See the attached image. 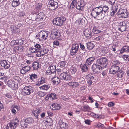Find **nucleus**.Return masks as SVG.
Returning a JSON list of instances; mask_svg holds the SVG:
<instances>
[{
  "mask_svg": "<svg viewBox=\"0 0 129 129\" xmlns=\"http://www.w3.org/2000/svg\"><path fill=\"white\" fill-rule=\"evenodd\" d=\"M101 9L99 7L94 8L91 11V16L94 18L99 20L103 18L104 17V14L101 12Z\"/></svg>",
  "mask_w": 129,
  "mask_h": 129,
  "instance_id": "f257e3e1",
  "label": "nucleus"
},
{
  "mask_svg": "<svg viewBox=\"0 0 129 129\" xmlns=\"http://www.w3.org/2000/svg\"><path fill=\"white\" fill-rule=\"evenodd\" d=\"M96 62V64L101 66L103 68H106L108 63L107 59L106 58L103 57L98 59Z\"/></svg>",
  "mask_w": 129,
  "mask_h": 129,
  "instance_id": "f03ea898",
  "label": "nucleus"
},
{
  "mask_svg": "<svg viewBox=\"0 0 129 129\" xmlns=\"http://www.w3.org/2000/svg\"><path fill=\"white\" fill-rule=\"evenodd\" d=\"M66 20V18L64 17L61 16L54 19L53 21V23L56 25L61 26Z\"/></svg>",
  "mask_w": 129,
  "mask_h": 129,
  "instance_id": "7ed1b4c3",
  "label": "nucleus"
},
{
  "mask_svg": "<svg viewBox=\"0 0 129 129\" xmlns=\"http://www.w3.org/2000/svg\"><path fill=\"white\" fill-rule=\"evenodd\" d=\"M119 18H126L128 17V13L126 9H120L116 13Z\"/></svg>",
  "mask_w": 129,
  "mask_h": 129,
  "instance_id": "20e7f679",
  "label": "nucleus"
},
{
  "mask_svg": "<svg viewBox=\"0 0 129 129\" xmlns=\"http://www.w3.org/2000/svg\"><path fill=\"white\" fill-rule=\"evenodd\" d=\"M58 7V3L57 2L54 1L53 0H50L49 1L48 7V9L50 10H54Z\"/></svg>",
  "mask_w": 129,
  "mask_h": 129,
  "instance_id": "39448f33",
  "label": "nucleus"
},
{
  "mask_svg": "<svg viewBox=\"0 0 129 129\" xmlns=\"http://www.w3.org/2000/svg\"><path fill=\"white\" fill-rule=\"evenodd\" d=\"M60 36L59 31L57 29H55L51 31L50 36L51 39L54 40L56 38L59 37Z\"/></svg>",
  "mask_w": 129,
  "mask_h": 129,
  "instance_id": "423d86ee",
  "label": "nucleus"
},
{
  "mask_svg": "<svg viewBox=\"0 0 129 129\" xmlns=\"http://www.w3.org/2000/svg\"><path fill=\"white\" fill-rule=\"evenodd\" d=\"M15 122H11L8 123L6 127L7 129H15L17 126L19 120L17 118H16L15 120Z\"/></svg>",
  "mask_w": 129,
  "mask_h": 129,
  "instance_id": "0eeeda50",
  "label": "nucleus"
},
{
  "mask_svg": "<svg viewBox=\"0 0 129 129\" xmlns=\"http://www.w3.org/2000/svg\"><path fill=\"white\" fill-rule=\"evenodd\" d=\"M60 78L64 80L70 81L72 79L71 76L66 72L61 73L60 74Z\"/></svg>",
  "mask_w": 129,
  "mask_h": 129,
  "instance_id": "6e6552de",
  "label": "nucleus"
},
{
  "mask_svg": "<svg viewBox=\"0 0 129 129\" xmlns=\"http://www.w3.org/2000/svg\"><path fill=\"white\" fill-rule=\"evenodd\" d=\"M79 48V45L78 44H73L70 51L71 55L72 56L75 55L77 52Z\"/></svg>",
  "mask_w": 129,
  "mask_h": 129,
  "instance_id": "1a4fd4ad",
  "label": "nucleus"
},
{
  "mask_svg": "<svg viewBox=\"0 0 129 129\" xmlns=\"http://www.w3.org/2000/svg\"><path fill=\"white\" fill-rule=\"evenodd\" d=\"M102 68H103L101 67V66L97 64H94L92 65V69L94 73H98L100 72Z\"/></svg>",
  "mask_w": 129,
  "mask_h": 129,
  "instance_id": "9d476101",
  "label": "nucleus"
},
{
  "mask_svg": "<svg viewBox=\"0 0 129 129\" xmlns=\"http://www.w3.org/2000/svg\"><path fill=\"white\" fill-rule=\"evenodd\" d=\"M48 32L47 31H42L39 33L40 39L41 40H45L47 39Z\"/></svg>",
  "mask_w": 129,
  "mask_h": 129,
  "instance_id": "9b49d317",
  "label": "nucleus"
},
{
  "mask_svg": "<svg viewBox=\"0 0 129 129\" xmlns=\"http://www.w3.org/2000/svg\"><path fill=\"white\" fill-rule=\"evenodd\" d=\"M120 68L118 66H112L109 70L110 74H115L118 71Z\"/></svg>",
  "mask_w": 129,
  "mask_h": 129,
  "instance_id": "f8f14e48",
  "label": "nucleus"
},
{
  "mask_svg": "<svg viewBox=\"0 0 129 129\" xmlns=\"http://www.w3.org/2000/svg\"><path fill=\"white\" fill-rule=\"evenodd\" d=\"M118 29L121 31L125 30L126 28V24L124 21L120 22L119 24L118 27Z\"/></svg>",
  "mask_w": 129,
  "mask_h": 129,
  "instance_id": "ddd939ff",
  "label": "nucleus"
},
{
  "mask_svg": "<svg viewBox=\"0 0 129 129\" xmlns=\"http://www.w3.org/2000/svg\"><path fill=\"white\" fill-rule=\"evenodd\" d=\"M85 4V3L83 1H80L77 4L76 8L77 9L82 11L83 9V7Z\"/></svg>",
  "mask_w": 129,
  "mask_h": 129,
  "instance_id": "4468645a",
  "label": "nucleus"
},
{
  "mask_svg": "<svg viewBox=\"0 0 129 129\" xmlns=\"http://www.w3.org/2000/svg\"><path fill=\"white\" fill-rule=\"evenodd\" d=\"M83 34H84L86 38L89 39L92 37V33L90 29H86L83 31Z\"/></svg>",
  "mask_w": 129,
  "mask_h": 129,
  "instance_id": "2eb2a0df",
  "label": "nucleus"
},
{
  "mask_svg": "<svg viewBox=\"0 0 129 129\" xmlns=\"http://www.w3.org/2000/svg\"><path fill=\"white\" fill-rule=\"evenodd\" d=\"M49 50L47 48H43L40 50L38 52L40 53L38 54V53L36 54V55L38 57H40L43 56L45 54H47Z\"/></svg>",
  "mask_w": 129,
  "mask_h": 129,
  "instance_id": "dca6fc26",
  "label": "nucleus"
},
{
  "mask_svg": "<svg viewBox=\"0 0 129 129\" xmlns=\"http://www.w3.org/2000/svg\"><path fill=\"white\" fill-rule=\"evenodd\" d=\"M44 14L42 12H40L36 16V20L37 21H42L44 18Z\"/></svg>",
  "mask_w": 129,
  "mask_h": 129,
  "instance_id": "f3484780",
  "label": "nucleus"
},
{
  "mask_svg": "<svg viewBox=\"0 0 129 129\" xmlns=\"http://www.w3.org/2000/svg\"><path fill=\"white\" fill-rule=\"evenodd\" d=\"M59 123L60 127V129H67L68 128L67 124L63 122L62 120H60Z\"/></svg>",
  "mask_w": 129,
  "mask_h": 129,
  "instance_id": "a211bd4d",
  "label": "nucleus"
},
{
  "mask_svg": "<svg viewBox=\"0 0 129 129\" xmlns=\"http://www.w3.org/2000/svg\"><path fill=\"white\" fill-rule=\"evenodd\" d=\"M30 67L29 66H26L22 68L20 71V73L22 74H25L30 69Z\"/></svg>",
  "mask_w": 129,
  "mask_h": 129,
  "instance_id": "6ab92c4d",
  "label": "nucleus"
},
{
  "mask_svg": "<svg viewBox=\"0 0 129 129\" xmlns=\"http://www.w3.org/2000/svg\"><path fill=\"white\" fill-rule=\"evenodd\" d=\"M42 107H40L35 110H33V114L36 117V118L37 119L38 118V116L39 114L42 111Z\"/></svg>",
  "mask_w": 129,
  "mask_h": 129,
  "instance_id": "aec40b11",
  "label": "nucleus"
},
{
  "mask_svg": "<svg viewBox=\"0 0 129 129\" xmlns=\"http://www.w3.org/2000/svg\"><path fill=\"white\" fill-rule=\"evenodd\" d=\"M95 59V58L93 57H92L89 58L86 60L85 64L89 67L91 64H92L93 62Z\"/></svg>",
  "mask_w": 129,
  "mask_h": 129,
  "instance_id": "412c9836",
  "label": "nucleus"
},
{
  "mask_svg": "<svg viewBox=\"0 0 129 129\" xmlns=\"http://www.w3.org/2000/svg\"><path fill=\"white\" fill-rule=\"evenodd\" d=\"M42 4V3H39L35 5V9L34 10V14H36L38 13L39 11V10H40Z\"/></svg>",
  "mask_w": 129,
  "mask_h": 129,
  "instance_id": "4be33fe9",
  "label": "nucleus"
},
{
  "mask_svg": "<svg viewBox=\"0 0 129 129\" xmlns=\"http://www.w3.org/2000/svg\"><path fill=\"white\" fill-rule=\"evenodd\" d=\"M60 107V105L56 103H53L50 106V108L53 110H59Z\"/></svg>",
  "mask_w": 129,
  "mask_h": 129,
  "instance_id": "5701e85b",
  "label": "nucleus"
},
{
  "mask_svg": "<svg viewBox=\"0 0 129 129\" xmlns=\"http://www.w3.org/2000/svg\"><path fill=\"white\" fill-rule=\"evenodd\" d=\"M1 64L5 69H8L10 67V65L5 60H2L1 62Z\"/></svg>",
  "mask_w": 129,
  "mask_h": 129,
  "instance_id": "b1692460",
  "label": "nucleus"
},
{
  "mask_svg": "<svg viewBox=\"0 0 129 129\" xmlns=\"http://www.w3.org/2000/svg\"><path fill=\"white\" fill-rule=\"evenodd\" d=\"M118 9L117 6H113L112 8V12H111V15L112 16H113L115 13L117 12Z\"/></svg>",
  "mask_w": 129,
  "mask_h": 129,
  "instance_id": "393cba45",
  "label": "nucleus"
},
{
  "mask_svg": "<svg viewBox=\"0 0 129 129\" xmlns=\"http://www.w3.org/2000/svg\"><path fill=\"white\" fill-rule=\"evenodd\" d=\"M53 83L56 85L58 84L60 82V79L58 77H54L52 78Z\"/></svg>",
  "mask_w": 129,
  "mask_h": 129,
  "instance_id": "a878e982",
  "label": "nucleus"
},
{
  "mask_svg": "<svg viewBox=\"0 0 129 129\" xmlns=\"http://www.w3.org/2000/svg\"><path fill=\"white\" fill-rule=\"evenodd\" d=\"M33 91L32 90H30L29 89H22V93L24 95L29 94L31 92Z\"/></svg>",
  "mask_w": 129,
  "mask_h": 129,
  "instance_id": "bb28decb",
  "label": "nucleus"
},
{
  "mask_svg": "<svg viewBox=\"0 0 129 129\" xmlns=\"http://www.w3.org/2000/svg\"><path fill=\"white\" fill-rule=\"evenodd\" d=\"M19 0H13L12 1V5L14 7L18 6L20 4Z\"/></svg>",
  "mask_w": 129,
  "mask_h": 129,
  "instance_id": "cd10ccee",
  "label": "nucleus"
},
{
  "mask_svg": "<svg viewBox=\"0 0 129 129\" xmlns=\"http://www.w3.org/2000/svg\"><path fill=\"white\" fill-rule=\"evenodd\" d=\"M100 8L101 9V12L104 14V17H105V14L107 12L109 9V8L107 6H104L103 7L101 6H99Z\"/></svg>",
  "mask_w": 129,
  "mask_h": 129,
  "instance_id": "c85d7f7f",
  "label": "nucleus"
},
{
  "mask_svg": "<svg viewBox=\"0 0 129 129\" xmlns=\"http://www.w3.org/2000/svg\"><path fill=\"white\" fill-rule=\"evenodd\" d=\"M117 73V77L121 78L124 76V72L123 70H120L119 71H118Z\"/></svg>",
  "mask_w": 129,
  "mask_h": 129,
  "instance_id": "c756f323",
  "label": "nucleus"
},
{
  "mask_svg": "<svg viewBox=\"0 0 129 129\" xmlns=\"http://www.w3.org/2000/svg\"><path fill=\"white\" fill-rule=\"evenodd\" d=\"M32 67L33 68V70H37L39 67V64L37 62H34L33 63Z\"/></svg>",
  "mask_w": 129,
  "mask_h": 129,
  "instance_id": "7c9ffc66",
  "label": "nucleus"
},
{
  "mask_svg": "<svg viewBox=\"0 0 129 129\" xmlns=\"http://www.w3.org/2000/svg\"><path fill=\"white\" fill-rule=\"evenodd\" d=\"M80 67L83 72L86 71L88 68V66L85 65V64L83 65L81 64Z\"/></svg>",
  "mask_w": 129,
  "mask_h": 129,
  "instance_id": "2f4dec72",
  "label": "nucleus"
},
{
  "mask_svg": "<svg viewBox=\"0 0 129 129\" xmlns=\"http://www.w3.org/2000/svg\"><path fill=\"white\" fill-rule=\"evenodd\" d=\"M48 69L51 71L52 72L54 73L55 72L56 67L53 64H51L49 67Z\"/></svg>",
  "mask_w": 129,
  "mask_h": 129,
  "instance_id": "473e14b6",
  "label": "nucleus"
},
{
  "mask_svg": "<svg viewBox=\"0 0 129 129\" xmlns=\"http://www.w3.org/2000/svg\"><path fill=\"white\" fill-rule=\"evenodd\" d=\"M77 82L79 83H83L85 82L84 79L83 77L80 76L77 78Z\"/></svg>",
  "mask_w": 129,
  "mask_h": 129,
  "instance_id": "72a5a7b5",
  "label": "nucleus"
},
{
  "mask_svg": "<svg viewBox=\"0 0 129 129\" xmlns=\"http://www.w3.org/2000/svg\"><path fill=\"white\" fill-rule=\"evenodd\" d=\"M87 47L89 50H91L94 47V45L93 44L89 42L87 43Z\"/></svg>",
  "mask_w": 129,
  "mask_h": 129,
  "instance_id": "f704fd0d",
  "label": "nucleus"
},
{
  "mask_svg": "<svg viewBox=\"0 0 129 129\" xmlns=\"http://www.w3.org/2000/svg\"><path fill=\"white\" fill-rule=\"evenodd\" d=\"M121 51L122 53L124 52H129V47L127 46H124L122 47Z\"/></svg>",
  "mask_w": 129,
  "mask_h": 129,
  "instance_id": "c9c22d12",
  "label": "nucleus"
},
{
  "mask_svg": "<svg viewBox=\"0 0 129 129\" xmlns=\"http://www.w3.org/2000/svg\"><path fill=\"white\" fill-rule=\"evenodd\" d=\"M59 64L60 66L62 68H64L67 66L66 61H61L59 62Z\"/></svg>",
  "mask_w": 129,
  "mask_h": 129,
  "instance_id": "e433bc0d",
  "label": "nucleus"
},
{
  "mask_svg": "<svg viewBox=\"0 0 129 129\" xmlns=\"http://www.w3.org/2000/svg\"><path fill=\"white\" fill-rule=\"evenodd\" d=\"M92 32L94 34H98L101 33V30H98L97 28L95 27H94L92 30Z\"/></svg>",
  "mask_w": 129,
  "mask_h": 129,
  "instance_id": "4c0bfd02",
  "label": "nucleus"
},
{
  "mask_svg": "<svg viewBox=\"0 0 129 129\" xmlns=\"http://www.w3.org/2000/svg\"><path fill=\"white\" fill-rule=\"evenodd\" d=\"M39 82H38V85H39V84H43V83H45V79L43 77H42L41 78H40L38 80Z\"/></svg>",
  "mask_w": 129,
  "mask_h": 129,
  "instance_id": "58836bf2",
  "label": "nucleus"
},
{
  "mask_svg": "<svg viewBox=\"0 0 129 129\" xmlns=\"http://www.w3.org/2000/svg\"><path fill=\"white\" fill-rule=\"evenodd\" d=\"M34 47H35V48L37 50L38 52H39V51L41 49V46L39 44H37L34 45Z\"/></svg>",
  "mask_w": 129,
  "mask_h": 129,
  "instance_id": "ea45409f",
  "label": "nucleus"
},
{
  "mask_svg": "<svg viewBox=\"0 0 129 129\" xmlns=\"http://www.w3.org/2000/svg\"><path fill=\"white\" fill-rule=\"evenodd\" d=\"M96 127L98 128L102 129L104 127V125L100 122H98L96 123Z\"/></svg>",
  "mask_w": 129,
  "mask_h": 129,
  "instance_id": "a19ab883",
  "label": "nucleus"
},
{
  "mask_svg": "<svg viewBox=\"0 0 129 129\" xmlns=\"http://www.w3.org/2000/svg\"><path fill=\"white\" fill-rule=\"evenodd\" d=\"M11 30L13 32V33H18L19 32V29L17 28L15 26H14L13 27V29L12 28H11Z\"/></svg>",
  "mask_w": 129,
  "mask_h": 129,
  "instance_id": "79ce46f5",
  "label": "nucleus"
},
{
  "mask_svg": "<svg viewBox=\"0 0 129 129\" xmlns=\"http://www.w3.org/2000/svg\"><path fill=\"white\" fill-rule=\"evenodd\" d=\"M77 69L76 68L72 67L71 68L70 72L72 74H74L77 71Z\"/></svg>",
  "mask_w": 129,
  "mask_h": 129,
  "instance_id": "37998d69",
  "label": "nucleus"
},
{
  "mask_svg": "<svg viewBox=\"0 0 129 129\" xmlns=\"http://www.w3.org/2000/svg\"><path fill=\"white\" fill-rule=\"evenodd\" d=\"M86 78L87 80H93V76L91 74H88L86 76Z\"/></svg>",
  "mask_w": 129,
  "mask_h": 129,
  "instance_id": "c03bdc74",
  "label": "nucleus"
},
{
  "mask_svg": "<svg viewBox=\"0 0 129 129\" xmlns=\"http://www.w3.org/2000/svg\"><path fill=\"white\" fill-rule=\"evenodd\" d=\"M50 86L49 85H44L43 86H40L39 87L40 88L42 89H49L50 88Z\"/></svg>",
  "mask_w": 129,
  "mask_h": 129,
  "instance_id": "a18cd8bd",
  "label": "nucleus"
},
{
  "mask_svg": "<svg viewBox=\"0 0 129 129\" xmlns=\"http://www.w3.org/2000/svg\"><path fill=\"white\" fill-rule=\"evenodd\" d=\"M125 61H127L129 60V57L127 55H124L122 57Z\"/></svg>",
  "mask_w": 129,
  "mask_h": 129,
  "instance_id": "49530a36",
  "label": "nucleus"
},
{
  "mask_svg": "<svg viewBox=\"0 0 129 129\" xmlns=\"http://www.w3.org/2000/svg\"><path fill=\"white\" fill-rule=\"evenodd\" d=\"M30 50L31 52L32 53H36L37 52L38 53L37 50H36V49L34 48L31 47L29 49Z\"/></svg>",
  "mask_w": 129,
  "mask_h": 129,
  "instance_id": "de8ad7c7",
  "label": "nucleus"
},
{
  "mask_svg": "<svg viewBox=\"0 0 129 129\" xmlns=\"http://www.w3.org/2000/svg\"><path fill=\"white\" fill-rule=\"evenodd\" d=\"M38 94L41 96H43L46 94V93L41 91H39L38 92Z\"/></svg>",
  "mask_w": 129,
  "mask_h": 129,
  "instance_id": "09e8293b",
  "label": "nucleus"
},
{
  "mask_svg": "<svg viewBox=\"0 0 129 129\" xmlns=\"http://www.w3.org/2000/svg\"><path fill=\"white\" fill-rule=\"evenodd\" d=\"M90 115L94 117L98 118L99 117V116L98 114H97L93 112H91L90 113Z\"/></svg>",
  "mask_w": 129,
  "mask_h": 129,
  "instance_id": "8fccbe9b",
  "label": "nucleus"
},
{
  "mask_svg": "<svg viewBox=\"0 0 129 129\" xmlns=\"http://www.w3.org/2000/svg\"><path fill=\"white\" fill-rule=\"evenodd\" d=\"M112 66H118V65L120 64L119 62L117 61H115L113 62Z\"/></svg>",
  "mask_w": 129,
  "mask_h": 129,
  "instance_id": "3c124183",
  "label": "nucleus"
},
{
  "mask_svg": "<svg viewBox=\"0 0 129 129\" xmlns=\"http://www.w3.org/2000/svg\"><path fill=\"white\" fill-rule=\"evenodd\" d=\"M83 107L85 109L84 111H87L89 110V107L87 105L84 106H83Z\"/></svg>",
  "mask_w": 129,
  "mask_h": 129,
  "instance_id": "603ef678",
  "label": "nucleus"
},
{
  "mask_svg": "<svg viewBox=\"0 0 129 129\" xmlns=\"http://www.w3.org/2000/svg\"><path fill=\"white\" fill-rule=\"evenodd\" d=\"M94 39L95 40L99 41L102 40V37L101 36H99L98 37H94Z\"/></svg>",
  "mask_w": 129,
  "mask_h": 129,
  "instance_id": "864d4df0",
  "label": "nucleus"
},
{
  "mask_svg": "<svg viewBox=\"0 0 129 129\" xmlns=\"http://www.w3.org/2000/svg\"><path fill=\"white\" fill-rule=\"evenodd\" d=\"M106 1L109 4L111 5L114 4L115 1V0H106Z\"/></svg>",
  "mask_w": 129,
  "mask_h": 129,
  "instance_id": "5fc2aeb1",
  "label": "nucleus"
},
{
  "mask_svg": "<svg viewBox=\"0 0 129 129\" xmlns=\"http://www.w3.org/2000/svg\"><path fill=\"white\" fill-rule=\"evenodd\" d=\"M16 50L19 51H21L23 50L22 47L21 46H17L15 48Z\"/></svg>",
  "mask_w": 129,
  "mask_h": 129,
  "instance_id": "6e6d98bb",
  "label": "nucleus"
},
{
  "mask_svg": "<svg viewBox=\"0 0 129 129\" xmlns=\"http://www.w3.org/2000/svg\"><path fill=\"white\" fill-rule=\"evenodd\" d=\"M44 122L46 125L48 126L51 125L52 123V122H48V121H45Z\"/></svg>",
  "mask_w": 129,
  "mask_h": 129,
  "instance_id": "4d7b16f0",
  "label": "nucleus"
},
{
  "mask_svg": "<svg viewBox=\"0 0 129 129\" xmlns=\"http://www.w3.org/2000/svg\"><path fill=\"white\" fill-rule=\"evenodd\" d=\"M115 104L112 102H109L108 104V105L109 107H111L114 106Z\"/></svg>",
  "mask_w": 129,
  "mask_h": 129,
  "instance_id": "13d9d810",
  "label": "nucleus"
},
{
  "mask_svg": "<svg viewBox=\"0 0 129 129\" xmlns=\"http://www.w3.org/2000/svg\"><path fill=\"white\" fill-rule=\"evenodd\" d=\"M59 42L57 40H55L53 42V44L56 46L59 45Z\"/></svg>",
  "mask_w": 129,
  "mask_h": 129,
  "instance_id": "bf43d9fd",
  "label": "nucleus"
},
{
  "mask_svg": "<svg viewBox=\"0 0 129 129\" xmlns=\"http://www.w3.org/2000/svg\"><path fill=\"white\" fill-rule=\"evenodd\" d=\"M79 44L80 45V47L82 50H85V48L84 46V45L81 43H79Z\"/></svg>",
  "mask_w": 129,
  "mask_h": 129,
  "instance_id": "052dcab7",
  "label": "nucleus"
},
{
  "mask_svg": "<svg viewBox=\"0 0 129 129\" xmlns=\"http://www.w3.org/2000/svg\"><path fill=\"white\" fill-rule=\"evenodd\" d=\"M45 121H48V122H52L53 121L52 118H50L49 117H48L47 119V120L44 121V122Z\"/></svg>",
  "mask_w": 129,
  "mask_h": 129,
  "instance_id": "680f3d73",
  "label": "nucleus"
},
{
  "mask_svg": "<svg viewBox=\"0 0 129 129\" xmlns=\"http://www.w3.org/2000/svg\"><path fill=\"white\" fill-rule=\"evenodd\" d=\"M47 74L48 75H50L52 73H54L52 72L51 71L49 70L48 69V70L46 71Z\"/></svg>",
  "mask_w": 129,
  "mask_h": 129,
  "instance_id": "e2e57ef3",
  "label": "nucleus"
},
{
  "mask_svg": "<svg viewBox=\"0 0 129 129\" xmlns=\"http://www.w3.org/2000/svg\"><path fill=\"white\" fill-rule=\"evenodd\" d=\"M78 85V82H74V84H73V86L72 87L74 88H76Z\"/></svg>",
  "mask_w": 129,
  "mask_h": 129,
  "instance_id": "0e129e2a",
  "label": "nucleus"
},
{
  "mask_svg": "<svg viewBox=\"0 0 129 129\" xmlns=\"http://www.w3.org/2000/svg\"><path fill=\"white\" fill-rule=\"evenodd\" d=\"M85 123L89 125L90 124V120L87 119L85 121Z\"/></svg>",
  "mask_w": 129,
  "mask_h": 129,
  "instance_id": "69168bd1",
  "label": "nucleus"
},
{
  "mask_svg": "<svg viewBox=\"0 0 129 129\" xmlns=\"http://www.w3.org/2000/svg\"><path fill=\"white\" fill-rule=\"evenodd\" d=\"M51 96L53 99H56V96L55 93H51Z\"/></svg>",
  "mask_w": 129,
  "mask_h": 129,
  "instance_id": "338daca9",
  "label": "nucleus"
},
{
  "mask_svg": "<svg viewBox=\"0 0 129 129\" xmlns=\"http://www.w3.org/2000/svg\"><path fill=\"white\" fill-rule=\"evenodd\" d=\"M11 112L13 114H15L17 113V112L16 110H15L13 108L11 110Z\"/></svg>",
  "mask_w": 129,
  "mask_h": 129,
  "instance_id": "774afa93",
  "label": "nucleus"
}]
</instances>
